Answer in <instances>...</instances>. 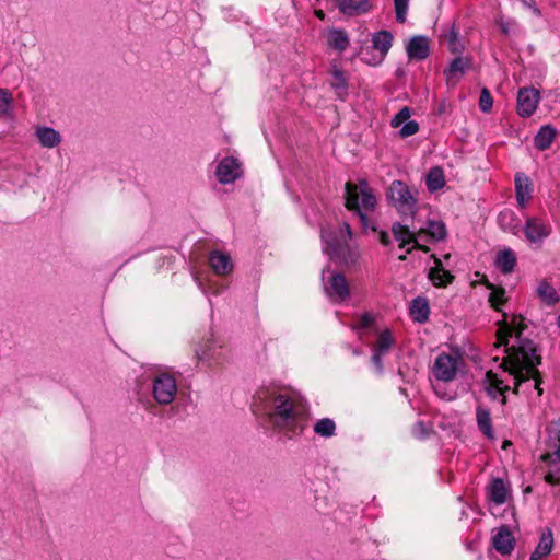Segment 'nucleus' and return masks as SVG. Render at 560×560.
<instances>
[{
    "mask_svg": "<svg viewBox=\"0 0 560 560\" xmlns=\"http://www.w3.org/2000/svg\"><path fill=\"white\" fill-rule=\"evenodd\" d=\"M524 318L521 315H513L510 324L505 323L498 331L499 342L508 347L509 338L515 334L518 345L506 349L508 355L503 359L501 368L509 372L515 380V387L513 392L518 393L520 387L534 380V388L538 395H542L540 387L542 381L540 373L537 369L541 364V357L538 354V349L533 340L522 338L521 335L525 329Z\"/></svg>",
    "mask_w": 560,
    "mask_h": 560,
    "instance_id": "1",
    "label": "nucleus"
},
{
    "mask_svg": "<svg viewBox=\"0 0 560 560\" xmlns=\"http://www.w3.org/2000/svg\"><path fill=\"white\" fill-rule=\"evenodd\" d=\"M256 398L269 408V417L273 424L288 439L301 435L307 427V416L304 410L293 405L291 397L275 388H262Z\"/></svg>",
    "mask_w": 560,
    "mask_h": 560,
    "instance_id": "2",
    "label": "nucleus"
},
{
    "mask_svg": "<svg viewBox=\"0 0 560 560\" xmlns=\"http://www.w3.org/2000/svg\"><path fill=\"white\" fill-rule=\"evenodd\" d=\"M345 206L354 212L363 229L369 228L370 220L362 209L374 211L377 205L373 189L366 179H360L358 186L348 182L345 185Z\"/></svg>",
    "mask_w": 560,
    "mask_h": 560,
    "instance_id": "3",
    "label": "nucleus"
},
{
    "mask_svg": "<svg viewBox=\"0 0 560 560\" xmlns=\"http://www.w3.org/2000/svg\"><path fill=\"white\" fill-rule=\"evenodd\" d=\"M352 236L353 233L348 222H343L339 226L338 233L322 234L328 254L348 267L355 265L359 258L358 250L349 244Z\"/></svg>",
    "mask_w": 560,
    "mask_h": 560,
    "instance_id": "4",
    "label": "nucleus"
},
{
    "mask_svg": "<svg viewBox=\"0 0 560 560\" xmlns=\"http://www.w3.org/2000/svg\"><path fill=\"white\" fill-rule=\"evenodd\" d=\"M417 190L411 191L402 180H394L386 192L388 201L404 215H413L417 212Z\"/></svg>",
    "mask_w": 560,
    "mask_h": 560,
    "instance_id": "5",
    "label": "nucleus"
},
{
    "mask_svg": "<svg viewBox=\"0 0 560 560\" xmlns=\"http://www.w3.org/2000/svg\"><path fill=\"white\" fill-rule=\"evenodd\" d=\"M177 393V383L173 375L161 372L152 381V394L160 405H170Z\"/></svg>",
    "mask_w": 560,
    "mask_h": 560,
    "instance_id": "6",
    "label": "nucleus"
},
{
    "mask_svg": "<svg viewBox=\"0 0 560 560\" xmlns=\"http://www.w3.org/2000/svg\"><path fill=\"white\" fill-rule=\"evenodd\" d=\"M392 233L394 238L399 242V247L404 248L407 244H413L412 247L407 248L406 253L410 254L413 248H418L424 253H428L430 248L425 245L420 244V238L418 237V230L415 228L411 229L408 225L401 224L400 222H395L392 225Z\"/></svg>",
    "mask_w": 560,
    "mask_h": 560,
    "instance_id": "7",
    "label": "nucleus"
},
{
    "mask_svg": "<svg viewBox=\"0 0 560 560\" xmlns=\"http://www.w3.org/2000/svg\"><path fill=\"white\" fill-rule=\"evenodd\" d=\"M324 282V290L326 295L332 303H342L350 296V289L348 281L341 273H332L331 277Z\"/></svg>",
    "mask_w": 560,
    "mask_h": 560,
    "instance_id": "8",
    "label": "nucleus"
},
{
    "mask_svg": "<svg viewBox=\"0 0 560 560\" xmlns=\"http://www.w3.org/2000/svg\"><path fill=\"white\" fill-rule=\"evenodd\" d=\"M459 359L447 353L439 354L434 361L433 375L438 381L451 382L457 375Z\"/></svg>",
    "mask_w": 560,
    "mask_h": 560,
    "instance_id": "9",
    "label": "nucleus"
},
{
    "mask_svg": "<svg viewBox=\"0 0 560 560\" xmlns=\"http://www.w3.org/2000/svg\"><path fill=\"white\" fill-rule=\"evenodd\" d=\"M471 67L472 60L469 57L458 56L452 59L448 67L443 71L447 86H456Z\"/></svg>",
    "mask_w": 560,
    "mask_h": 560,
    "instance_id": "10",
    "label": "nucleus"
},
{
    "mask_svg": "<svg viewBox=\"0 0 560 560\" xmlns=\"http://www.w3.org/2000/svg\"><path fill=\"white\" fill-rule=\"evenodd\" d=\"M539 91L533 86L522 88L517 95V112L522 117H530L539 103Z\"/></svg>",
    "mask_w": 560,
    "mask_h": 560,
    "instance_id": "11",
    "label": "nucleus"
},
{
    "mask_svg": "<svg viewBox=\"0 0 560 560\" xmlns=\"http://www.w3.org/2000/svg\"><path fill=\"white\" fill-rule=\"evenodd\" d=\"M241 164L236 158L225 156L223 158L215 170V175L221 184L234 183L241 175Z\"/></svg>",
    "mask_w": 560,
    "mask_h": 560,
    "instance_id": "12",
    "label": "nucleus"
},
{
    "mask_svg": "<svg viewBox=\"0 0 560 560\" xmlns=\"http://www.w3.org/2000/svg\"><path fill=\"white\" fill-rule=\"evenodd\" d=\"M523 231L530 243H542L550 234V226L539 218H528Z\"/></svg>",
    "mask_w": 560,
    "mask_h": 560,
    "instance_id": "13",
    "label": "nucleus"
},
{
    "mask_svg": "<svg viewBox=\"0 0 560 560\" xmlns=\"http://www.w3.org/2000/svg\"><path fill=\"white\" fill-rule=\"evenodd\" d=\"M447 235L446 225L441 220H428L425 226L418 230V237L424 242H440Z\"/></svg>",
    "mask_w": 560,
    "mask_h": 560,
    "instance_id": "14",
    "label": "nucleus"
},
{
    "mask_svg": "<svg viewBox=\"0 0 560 560\" xmlns=\"http://www.w3.org/2000/svg\"><path fill=\"white\" fill-rule=\"evenodd\" d=\"M340 13L348 16L361 15L372 10L371 0H334Z\"/></svg>",
    "mask_w": 560,
    "mask_h": 560,
    "instance_id": "15",
    "label": "nucleus"
},
{
    "mask_svg": "<svg viewBox=\"0 0 560 560\" xmlns=\"http://www.w3.org/2000/svg\"><path fill=\"white\" fill-rule=\"evenodd\" d=\"M493 548L502 556H509L514 549L515 539L508 526H501L492 537Z\"/></svg>",
    "mask_w": 560,
    "mask_h": 560,
    "instance_id": "16",
    "label": "nucleus"
},
{
    "mask_svg": "<svg viewBox=\"0 0 560 560\" xmlns=\"http://www.w3.org/2000/svg\"><path fill=\"white\" fill-rule=\"evenodd\" d=\"M409 59L424 60L430 55L429 39L423 35H417L410 38L406 46Z\"/></svg>",
    "mask_w": 560,
    "mask_h": 560,
    "instance_id": "17",
    "label": "nucleus"
},
{
    "mask_svg": "<svg viewBox=\"0 0 560 560\" xmlns=\"http://www.w3.org/2000/svg\"><path fill=\"white\" fill-rule=\"evenodd\" d=\"M515 194L521 208H524L533 197V184L524 173H516L515 175Z\"/></svg>",
    "mask_w": 560,
    "mask_h": 560,
    "instance_id": "18",
    "label": "nucleus"
},
{
    "mask_svg": "<svg viewBox=\"0 0 560 560\" xmlns=\"http://www.w3.org/2000/svg\"><path fill=\"white\" fill-rule=\"evenodd\" d=\"M553 534L549 527L542 529L538 545L529 557V560H545L553 548Z\"/></svg>",
    "mask_w": 560,
    "mask_h": 560,
    "instance_id": "19",
    "label": "nucleus"
},
{
    "mask_svg": "<svg viewBox=\"0 0 560 560\" xmlns=\"http://www.w3.org/2000/svg\"><path fill=\"white\" fill-rule=\"evenodd\" d=\"M509 495V488L502 478H493L487 488L488 499L497 505H502L506 502Z\"/></svg>",
    "mask_w": 560,
    "mask_h": 560,
    "instance_id": "20",
    "label": "nucleus"
},
{
    "mask_svg": "<svg viewBox=\"0 0 560 560\" xmlns=\"http://www.w3.org/2000/svg\"><path fill=\"white\" fill-rule=\"evenodd\" d=\"M409 315L416 323L423 324L428 322L430 315V306L427 298H415L409 306Z\"/></svg>",
    "mask_w": 560,
    "mask_h": 560,
    "instance_id": "21",
    "label": "nucleus"
},
{
    "mask_svg": "<svg viewBox=\"0 0 560 560\" xmlns=\"http://www.w3.org/2000/svg\"><path fill=\"white\" fill-rule=\"evenodd\" d=\"M517 257L511 248H505L498 252L494 260V266L503 273H512L516 267Z\"/></svg>",
    "mask_w": 560,
    "mask_h": 560,
    "instance_id": "22",
    "label": "nucleus"
},
{
    "mask_svg": "<svg viewBox=\"0 0 560 560\" xmlns=\"http://www.w3.org/2000/svg\"><path fill=\"white\" fill-rule=\"evenodd\" d=\"M209 262L217 275H226L233 269L231 257L220 250L210 253Z\"/></svg>",
    "mask_w": 560,
    "mask_h": 560,
    "instance_id": "23",
    "label": "nucleus"
},
{
    "mask_svg": "<svg viewBox=\"0 0 560 560\" xmlns=\"http://www.w3.org/2000/svg\"><path fill=\"white\" fill-rule=\"evenodd\" d=\"M476 420L479 431L489 439L494 438V430L492 427L490 409L478 405L476 407Z\"/></svg>",
    "mask_w": 560,
    "mask_h": 560,
    "instance_id": "24",
    "label": "nucleus"
},
{
    "mask_svg": "<svg viewBox=\"0 0 560 560\" xmlns=\"http://www.w3.org/2000/svg\"><path fill=\"white\" fill-rule=\"evenodd\" d=\"M435 262V267L430 268L428 277L435 287H445L452 282L453 276L443 268L441 260L432 256Z\"/></svg>",
    "mask_w": 560,
    "mask_h": 560,
    "instance_id": "25",
    "label": "nucleus"
},
{
    "mask_svg": "<svg viewBox=\"0 0 560 560\" xmlns=\"http://www.w3.org/2000/svg\"><path fill=\"white\" fill-rule=\"evenodd\" d=\"M221 346H217L214 339H209L196 350V354L199 360L219 363L221 360Z\"/></svg>",
    "mask_w": 560,
    "mask_h": 560,
    "instance_id": "26",
    "label": "nucleus"
},
{
    "mask_svg": "<svg viewBox=\"0 0 560 560\" xmlns=\"http://www.w3.org/2000/svg\"><path fill=\"white\" fill-rule=\"evenodd\" d=\"M503 380L493 371L486 372L485 378L482 380L483 388L487 395L492 399L497 400L501 398V387Z\"/></svg>",
    "mask_w": 560,
    "mask_h": 560,
    "instance_id": "27",
    "label": "nucleus"
},
{
    "mask_svg": "<svg viewBox=\"0 0 560 560\" xmlns=\"http://www.w3.org/2000/svg\"><path fill=\"white\" fill-rule=\"evenodd\" d=\"M35 136L44 148H55L61 142L60 133L50 127L36 128Z\"/></svg>",
    "mask_w": 560,
    "mask_h": 560,
    "instance_id": "28",
    "label": "nucleus"
},
{
    "mask_svg": "<svg viewBox=\"0 0 560 560\" xmlns=\"http://www.w3.org/2000/svg\"><path fill=\"white\" fill-rule=\"evenodd\" d=\"M556 137L557 130L552 126L545 125L540 127V129L538 130L534 138L535 148L539 151H545L549 149Z\"/></svg>",
    "mask_w": 560,
    "mask_h": 560,
    "instance_id": "29",
    "label": "nucleus"
},
{
    "mask_svg": "<svg viewBox=\"0 0 560 560\" xmlns=\"http://www.w3.org/2000/svg\"><path fill=\"white\" fill-rule=\"evenodd\" d=\"M427 189L430 192L438 191L445 186V176L442 167H431L425 177Z\"/></svg>",
    "mask_w": 560,
    "mask_h": 560,
    "instance_id": "30",
    "label": "nucleus"
},
{
    "mask_svg": "<svg viewBox=\"0 0 560 560\" xmlns=\"http://www.w3.org/2000/svg\"><path fill=\"white\" fill-rule=\"evenodd\" d=\"M350 44L349 36L346 31L340 28H332L329 32L328 45L335 50L342 52Z\"/></svg>",
    "mask_w": 560,
    "mask_h": 560,
    "instance_id": "31",
    "label": "nucleus"
},
{
    "mask_svg": "<svg viewBox=\"0 0 560 560\" xmlns=\"http://www.w3.org/2000/svg\"><path fill=\"white\" fill-rule=\"evenodd\" d=\"M393 34L388 31H378L373 35V47L386 55L393 45Z\"/></svg>",
    "mask_w": 560,
    "mask_h": 560,
    "instance_id": "32",
    "label": "nucleus"
},
{
    "mask_svg": "<svg viewBox=\"0 0 560 560\" xmlns=\"http://www.w3.org/2000/svg\"><path fill=\"white\" fill-rule=\"evenodd\" d=\"M314 432L323 438H331L336 433L335 421L330 418H323L314 424Z\"/></svg>",
    "mask_w": 560,
    "mask_h": 560,
    "instance_id": "33",
    "label": "nucleus"
},
{
    "mask_svg": "<svg viewBox=\"0 0 560 560\" xmlns=\"http://www.w3.org/2000/svg\"><path fill=\"white\" fill-rule=\"evenodd\" d=\"M538 295L548 304L553 305L558 302V293L547 281H541L537 288Z\"/></svg>",
    "mask_w": 560,
    "mask_h": 560,
    "instance_id": "34",
    "label": "nucleus"
},
{
    "mask_svg": "<svg viewBox=\"0 0 560 560\" xmlns=\"http://www.w3.org/2000/svg\"><path fill=\"white\" fill-rule=\"evenodd\" d=\"M487 289L491 290V293L489 295V302L492 307L495 310H499V305L504 303V294L505 290L503 288H495L493 283H491L489 280L485 279L482 282Z\"/></svg>",
    "mask_w": 560,
    "mask_h": 560,
    "instance_id": "35",
    "label": "nucleus"
},
{
    "mask_svg": "<svg viewBox=\"0 0 560 560\" xmlns=\"http://www.w3.org/2000/svg\"><path fill=\"white\" fill-rule=\"evenodd\" d=\"M498 220L503 230L510 231L513 234L518 232V224L512 225V222L515 221V217L512 211L500 212Z\"/></svg>",
    "mask_w": 560,
    "mask_h": 560,
    "instance_id": "36",
    "label": "nucleus"
},
{
    "mask_svg": "<svg viewBox=\"0 0 560 560\" xmlns=\"http://www.w3.org/2000/svg\"><path fill=\"white\" fill-rule=\"evenodd\" d=\"M394 343L395 341L390 330L385 329L378 336L375 350L386 353L394 346Z\"/></svg>",
    "mask_w": 560,
    "mask_h": 560,
    "instance_id": "37",
    "label": "nucleus"
},
{
    "mask_svg": "<svg viewBox=\"0 0 560 560\" xmlns=\"http://www.w3.org/2000/svg\"><path fill=\"white\" fill-rule=\"evenodd\" d=\"M13 97L8 89L0 88V114L7 115L11 110Z\"/></svg>",
    "mask_w": 560,
    "mask_h": 560,
    "instance_id": "38",
    "label": "nucleus"
},
{
    "mask_svg": "<svg viewBox=\"0 0 560 560\" xmlns=\"http://www.w3.org/2000/svg\"><path fill=\"white\" fill-rule=\"evenodd\" d=\"M493 106V97L487 88H482L479 96V109L489 113Z\"/></svg>",
    "mask_w": 560,
    "mask_h": 560,
    "instance_id": "39",
    "label": "nucleus"
},
{
    "mask_svg": "<svg viewBox=\"0 0 560 560\" xmlns=\"http://www.w3.org/2000/svg\"><path fill=\"white\" fill-rule=\"evenodd\" d=\"M410 0H394L396 20L399 23L406 21Z\"/></svg>",
    "mask_w": 560,
    "mask_h": 560,
    "instance_id": "40",
    "label": "nucleus"
},
{
    "mask_svg": "<svg viewBox=\"0 0 560 560\" xmlns=\"http://www.w3.org/2000/svg\"><path fill=\"white\" fill-rule=\"evenodd\" d=\"M332 78H334V81L331 82V86L336 90H339V89H347L348 88V80L343 73L342 70L340 69H337V68H334L332 70Z\"/></svg>",
    "mask_w": 560,
    "mask_h": 560,
    "instance_id": "41",
    "label": "nucleus"
},
{
    "mask_svg": "<svg viewBox=\"0 0 560 560\" xmlns=\"http://www.w3.org/2000/svg\"><path fill=\"white\" fill-rule=\"evenodd\" d=\"M411 112L408 106L402 107L392 119L390 125L394 128L399 127L410 118Z\"/></svg>",
    "mask_w": 560,
    "mask_h": 560,
    "instance_id": "42",
    "label": "nucleus"
},
{
    "mask_svg": "<svg viewBox=\"0 0 560 560\" xmlns=\"http://www.w3.org/2000/svg\"><path fill=\"white\" fill-rule=\"evenodd\" d=\"M419 131V124L416 120H408L401 127L399 135L402 138H407L416 135Z\"/></svg>",
    "mask_w": 560,
    "mask_h": 560,
    "instance_id": "43",
    "label": "nucleus"
},
{
    "mask_svg": "<svg viewBox=\"0 0 560 560\" xmlns=\"http://www.w3.org/2000/svg\"><path fill=\"white\" fill-rule=\"evenodd\" d=\"M448 49L452 52H458L460 50L458 42V32L455 30L454 25L452 26L448 34Z\"/></svg>",
    "mask_w": 560,
    "mask_h": 560,
    "instance_id": "44",
    "label": "nucleus"
},
{
    "mask_svg": "<svg viewBox=\"0 0 560 560\" xmlns=\"http://www.w3.org/2000/svg\"><path fill=\"white\" fill-rule=\"evenodd\" d=\"M374 323V316L370 313H364L360 316L358 325L354 327V329H364L369 328Z\"/></svg>",
    "mask_w": 560,
    "mask_h": 560,
    "instance_id": "45",
    "label": "nucleus"
},
{
    "mask_svg": "<svg viewBox=\"0 0 560 560\" xmlns=\"http://www.w3.org/2000/svg\"><path fill=\"white\" fill-rule=\"evenodd\" d=\"M521 2L525 8L530 9L536 16H541V11L537 5L536 0H521Z\"/></svg>",
    "mask_w": 560,
    "mask_h": 560,
    "instance_id": "46",
    "label": "nucleus"
},
{
    "mask_svg": "<svg viewBox=\"0 0 560 560\" xmlns=\"http://www.w3.org/2000/svg\"><path fill=\"white\" fill-rule=\"evenodd\" d=\"M384 354V352H381V351H377L374 349L373 351V355H372V362L373 364L380 370L382 371L383 369V362H382V355Z\"/></svg>",
    "mask_w": 560,
    "mask_h": 560,
    "instance_id": "47",
    "label": "nucleus"
},
{
    "mask_svg": "<svg viewBox=\"0 0 560 560\" xmlns=\"http://www.w3.org/2000/svg\"><path fill=\"white\" fill-rule=\"evenodd\" d=\"M378 241L384 246L390 245V238H389V235H388V233L386 231H380L378 232Z\"/></svg>",
    "mask_w": 560,
    "mask_h": 560,
    "instance_id": "48",
    "label": "nucleus"
},
{
    "mask_svg": "<svg viewBox=\"0 0 560 560\" xmlns=\"http://www.w3.org/2000/svg\"><path fill=\"white\" fill-rule=\"evenodd\" d=\"M511 389V387L509 385H503L502 384V387H501V398H500V404L502 406L506 405V396L505 394Z\"/></svg>",
    "mask_w": 560,
    "mask_h": 560,
    "instance_id": "49",
    "label": "nucleus"
},
{
    "mask_svg": "<svg viewBox=\"0 0 560 560\" xmlns=\"http://www.w3.org/2000/svg\"><path fill=\"white\" fill-rule=\"evenodd\" d=\"M351 351H352L353 355H360L361 354V351L358 348H352Z\"/></svg>",
    "mask_w": 560,
    "mask_h": 560,
    "instance_id": "50",
    "label": "nucleus"
},
{
    "mask_svg": "<svg viewBox=\"0 0 560 560\" xmlns=\"http://www.w3.org/2000/svg\"><path fill=\"white\" fill-rule=\"evenodd\" d=\"M316 15L319 18V19H324L325 14L322 10L319 11H316Z\"/></svg>",
    "mask_w": 560,
    "mask_h": 560,
    "instance_id": "51",
    "label": "nucleus"
},
{
    "mask_svg": "<svg viewBox=\"0 0 560 560\" xmlns=\"http://www.w3.org/2000/svg\"><path fill=\"white\" fill-rule=\"evenodd\" d=\"M417 427H419V428H424L423 422H422V421H419V422L417 423Z\"/></svg>",
    "mask_w": 560,
    "mask_h": 560,
    "instance_id": "52",
    "label": "nucleus"
},
{
    "mask_svg": "<svg viewBox=\"0 0 560 560\" xmlns=\"http://www.w3.org/2000/svg\"><path fill=\"white\" fill-rule=\"evenodd\" d=\"M399 260H406V255H400Z\"/></svg>",
    "mask_w": 560,
    "mask_h": 560,
    "instance_id": "53",
    "label": "nucleus"
},
{
    "mask_svg": "<svg viewBox=\"0 0 560 560\" xmlns=\"http://www.w3.org/2000/svg\"><path fill=\"white\" fill-rule=\"evenodd\" d=\"M555 424L560 428V418L555 422Z\"/></svg>",
    "mask_w": 560,
    "mask_h": 560,
    "instance_id": "54",
    "label": "nucleus"
},
{
    "mask_svg": "<svg viewBox=\"0 0 560 560\" xmlns=\"http://www.w3.org/2000/svg\"><path fill=\"white\" fill-rule=\"evenodd\" d=\"M557 324L560 327V315L558 316Z\"/></svg>",
    "mask_w": 560,
    "mask_h": 560,
    "instance_id": "55",
    "label": "nucleus"
},
{
    "mask_svg": "<svg viewBox=\"0 0 560 560\" xmlns=\"http://www.w3.org/2000/svg\"><path fill=\"white\" fill-rule=\"evenodd\" d=\"M511 444V442L506 441L504 442V446H509Z\"/></svg>",
    "mask_w": 560,
    "mask_h": 560,
    "instance_id": "56",
    "label": "nucleus"
},
{
    "mask_svg": "<svg viewBox=\"0 0 560 560\" xmlns=\"http://www.w3.org/2000/svg\"><path fill=\"white\" fill-rule=\"evenodd\" d=\"M371 229H372L373 231L377 232L376 226H374V225H373V226H371Z\"/></svg>",
    "mask_w": 560,
    "mask_h": 560,
    "instance_id": "57",
    "label": "nucleus"
}]
</instances>
